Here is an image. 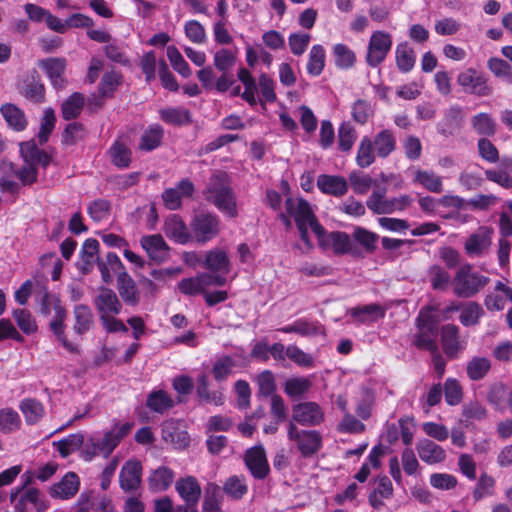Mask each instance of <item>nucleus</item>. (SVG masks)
<instances>
[{
  "mask_svg": "<svg viewBox=\"0 0 512 512\" xmlns=\"http://www.w3.org/2000/svg\"><path fill=\"white\" fill-rule=\"evenodd\" d=\"M470 124L473 131L483 137L494 136L497 131L496 121L486 112H480L472 116Z\"/></svg>",
  "mask_w": 512,
  "mask_h": 512,
  "instance_id": "e433bc0d",
  "label": "nucleus"
},
{
  "mask_svg": "<svg viewBox=\"0 0 512 512\" xmlns=\"http://www.w3.org/2000/svg\"><path fill=\"white\" fill-rule=\"evenodd\" d=\"M223 491L232 499L240 500L248 492L244 476H230L223 485Z\"/></svg>",
  "mask_w": 512,
  "mask_h": 512,
  "instance_id": "3c124183",
  "label": "nucleus"
},
{
  "mask_svg": "<svg viewBox=\"0 0 512 512\" xmlns=\"http://www.w3.org/2000/svg\"><path fill=\"white\" fill-rule=\"evenodd\" d=\"M140 243L152 260L161 263L167 259L169 247L161 235L143 236Z\"/></svg>",
  "mask_w": 512,
  "mask_h": 512,
  "instance_id": "aec40b11",
  "label": "nucleus"
},
{
  "mask_svg": "<svg viewBox=\"0 0 512 512\" xmlns=\"http://www.w3.org/2000/svg\"><path fill=\"white\" fill-rule=\"evenodd\" d=\"M101 273L102 281L108 285L113 281L111 271L118 275L119 271L126 270L120 258L113 252L106 255L105 260L100 259L96 263Z\"/></svg>",
  "mask_w": 512,
  "mask_h": 512,
  "instance_id": "f704fd0d",
  "label": "nucleus"
},
{
  "mask_svg": "<svg viewBox=\"0 0 512 512\" xmlns=\"http://www.w3.org/2000/svg\"><path fill=\"white\" fill-rule=\"evenodd\" d=\"M0 113L8 126L15 131H23L28 124L25 113L18 106L12 103L3 104Z\"/></svg>",
  "mask_w": 512,
  "mask_h": 512,
  "instance_id": "2f4dec72",
  "label": "nucleus"
},
{
  "mask_svg": "<svg viewBox=\"0 0 512 512\" xmlns=\"http://www.w3.org/2000/svg\"><path fill=\"white\" fill-rule=\"evenodd\" d=\"M372 142L376 154L380 158L388 157L396 149V139L394 134L388 129L380 131Z\"/></svg>",
  "mask_w": 512,
  "mask_h": 512,
  "instance_id": "a19ab883",
  "label": "nucleus"
},
{
  "mask_svg": "<svg viewBox=\"0 0 512 512\" xmlns=\"http://www.w3.org/2000/svg\"><path fill=\"white\" fill-rule=\"evenodd\" d=\"M325 65V50L321 45H314L309 54L307 71L310 75L318 76Z\"/></svg>",
  "mask_w": 512,
  "mask_h": 512,
  "instance_id": "052dcab7",
  "label": "nucleus"
},
{
  "mask_svg": "<svg viewBox=\"0 0 512 512\" xmlns=\"http://www.w3.org/2000/svg\"><path fill=\"white\" fill-rule=\"evenodd\" d=\"M116 282L117 291L122 301L128 306H137L141 301V292L135 280L126 270L119 271Z\"/></svg>",
  "mask_w": 512,
  "mask_h": 512,
  "instance_id": "4468645a",
  "label": "nucleus"
},
{
  "mask_svg": "<svg viewBox=\"0 0 512 512\" xmlns=\"http://www.w3.org/2000/svg\"><path fill=\"white\" fill-rule=\"evenodd\" d=\"M13 317L19 329L25 334H33L37 331V325L30 311L26 309H15Z\"/></svg>",
  "mask_w": 512,
  "mask_h": 512,
  "instance_id": "0e129e2a",
  "label": "nucleus"
},
{
  "mask_svg": "<svg viewBox=\"0 0 512 512\" xmlns=\"http://www.w3.org/2000/svg\"><path fill=\"white\" fill-rule=\"evenodd\" d=\"M55 316L50 322L49 326L53 334L56 336L59 343L70 353L77 354L79 353V348L77 345L70 342L65 335V320L67 317L66 309L60 305L56 306L54 310Z\"/></svg>",
  "mask_w": 512,
  "mask_h": 512,
  "instance_id": "a211bd4d",
  "label": "nucleus"
},
{
  "mask_svg": "<svg viewBox=\"0 0 512 512\" xmlns=\"http://www.w3.org/2000/svg\"><path fill=\"white\" fill-rule=\"evenodd\" d=\"M427 278L432 289L435 291H446L450 283L452 284L449 272L438 264L431 265L427 269Z\"/></svg>",
  "mask_w": 512,
  "mask_h": 512,
  "instance_id": "58836bf2",
  "label": "nucleus"
},
{
  "mask_svg": "<svg viewBox=\"0 0 512 512\" xmlns=\"http://www.w3.org/2000/svg\"><path fill=\"white\" fill-rule=\"evenodd\" d=\"M203 195L208 202L229 217L237 216L236 198L226 172L216 171L213 173L203 190Z\"/></svg>",
  "mask_w": 512,
  "mask_h": 512,
  "instance_id": "f257e3e1",
  "label": "nucleus"
},
{
  "mask_svg": "<svg viewBox=\"0 0 512 512\" xmlns=\"http://www.w3.org/2000/svg\"><path fill=\"white\" fill-rule=\"evenodd\" d=\"M74 326L73 330L77 335H83L94 326V315L91 308L85 304H78L73 309Z\"/></svg>",
  "mask_w": 512,
  "mask_h": 512,
  "instance_id": "c756f323",
  "label": "nucleus"
},
{
  "mask_svg": "<svg viewBox=\"0 0 512 512\" xmlns=\"http://www.w3.org/2000/svg\"><path fill=\"white\" fill-rule=\"evenodd\" d=\"M98 253L99 242L92 238L85 240L81 249V263L79 265L82 274L87 275L93 270L94 264L100 260Z\"/></svg>",
  "mask_w": 512,
  "mask_h": 512,
  "instance_id": "bb28decb",
  "label": "nucleus"
},
{
  "mask_svg": "<svg viewBox=\"0 0 512 512\" xmlns=\"http://www.w3.org/2000/svg\"><path fill=\"white\" fill-rule=\"evenodd\" d=\"M412 198L409 195H400L398 197L387 198L386 190H375L366 201V206L374 214H392L395 211H403L412 204Z\"/></svg>",
  "mask_w": 512,
  "mask_h": 512,
  "instance_id": "39448f33",
  "label": "nucleus"
},
{
  "mask_svg": "<svg viewBox=\"0 0 512 512\" xmlns=\"http://www.w3.org/2000/svg\"><path fill=\"white\" fill-rule=\"evenodd\" d=\"M19 92L26 99L34 103H42L45 99V88L40 82L39 74L36 70H32L23 80L19 87Z\"/></svg>",
  "mask_w": 512,
  "mask_h": 512,
  "instance_id": "6ab92c4d",
  "label": "nucleus"
},
{
  "mask_svg": "<svg viewBox=\"0 0 512 512\" xmlns=\"http://www.w3.org/2000/svg\"><path fill=\"white\" fill-rule=\"evenodd\" d=\"M441 345L449 359H456L466 349L467 342L460 337V329L454 324L441 327Z\"/></svg>",
  "mask_w": 512,
  "mask_h": 512,
  "instance_id": "9d476101",
  "label": "nucleus"
},
{
  "mask_svg": "<svg viewBox=\"0 0 512 512\" xmlns=\"http://www.w3.org/2000/svg\"><path fill=\"white\" fill-rule=\"evenodd\" d=\"M5 174L11 172L17 177L21 185L30 186L37 182L38 168L34 164L24 163L21 168H17L13 163H3L0 167Z\"/></svg>",
  "mask_w": 512,
  "mask_h": 512,
  "instance_id": "a878e982",
  "label": "nucleus"
},
{
  "mask_svg": "<svg viewBox=\"0 0 512 512\" xmlns=\"http://www.w3.org/2000/svg\"><path fill=\"white\" fill-rule=\"evenodd\" d=\"M317 187L324 194L341 197L348 191V184L344 177L321 174L317 178Z\"/></svg>",
  "mask_w": 512,
  "mask_h": 512,
  "instance_id": "4be33fe9",
  "label": "nucleus"
},
{
  "mask_svg": "<svg viewBox=\"0 0 512 512\" xmlns=\"http://www.w3.org/2000/svg\"><path fill=\"white\" fill-rule=\"evenodd\" d=\"M93 304L99 317H104L109 314H120L123 307L116 292L106 286H100L97 289Z\"/></svg>",
  "mask_w": 512,
  "mask_h": 512,
  "instance_id": "f8f14e48",
  "label": "nucleus"
},
{
  "mask_svg": "<svg viewBox=\"0 0 512 512\" xmlns=\"http://www.w3.org/2000/svg\"><path fill=\"white\" fill-rule=\"evenodd\" d=\"M244 462L251 475L257 480L265 479L270 472L265 449L262 446L248 449L244 456Z\"/></svg>",
  "mask_w": 512,
  "mask_h": 512,
  "instance_id": "ddd939ff",
  "label": "nucleus"
},
{
  "mask_svg": "<svg viewBox=\"0 0 512 512\" xmlns=\"http://www.w3.org/2000/svg\"><path fill=\"white\" fill-rule=\"evenodd\" d=\"M84 103L85 98L83 94L79 92L73 93L61 106L62 117L65 120L77 118L83 109Z\"/></svg>",
  "mask_w": 512,
  "mask_h": 512,
  "instance_id": "09e8293b",
  "label": "nucleus"
},
{
  "mask_svg": "<svg viewBox=\"0 0 512 512\" xmlns=\"http://www.w3.org/2000/svg\"><path fill=\"white\" fill-rule=\"evenodd\" d=\"M190 228L194 239L204 244L219 234L220 220L215 214L200 211L194 215Z\"/></svg>",
  "mask_w": 512,
  "mask_h": 512,
  "instance_id": "423d86ee",
  "label": "nucleus"
},
{
  "mask_svg": "<svg viewBox=\"0 0 512 512\" xmlns=\"http://www.w3.org/2000/svg\"><path fill=\"white\" fill-rule=\"evenodd\" d=\"M79 490V478L74 472H68L60 482L51 488V496L61 499L73 497Z\"/></svg>",
  "mask_w": 512,
  "mask_h": 512,
  "instance_id": "c85d7f7f",
  "label": "nucleus"
},
{
  "mask_svg": "<svg viewBox=\"0 0 512 512\" xmlns=\"http://www.w3.org/2000/svg\"><path fill=\"white\" fill-rule=\"evenodd\" d=\"M286 213L292 217L299 230L301 240L311 245L308 234V227L321 238L325 234L324 228L318 222L315 214L313 213L310 204L303 198L288 197L285 200Z\"/></svg>",
  "mask_w": 512,
  "mask_h": 512,
  "instance_id": "f03ea898",
  "label": "nucleus"
},
{
  "mask_svg": "<svg viewBox=\"0 0 512 512\" xmlns=\"http://www.w3.org/2000/svg\"><path fill=\"white\" fill-rule=\"evenodd\" d=\"M20 409L28 424L37 423L44 415V407L36 399H24L20 404Z\"/></svg>",
  "mask_w": 512,
  "mask_h": 512,
  "instance_id": "603ef678",
  "label": "nucleus"
},
{
  "mask_svg": "<svg viewBox=\"0 0 512 512\" xmlns=\"http://www.w3.org/2000/svg\"><path fill=\"white\" fill-rule=\"evenodd\" d=\"M484 315L481 305L475 301L468 302L460 314V322L464 326H474L478 324L480 318Z\"/></svg>",
  "mask_w": 512,
  "mask_h": 512,
  "instance_id": "13d9d810",
  "label": "nucleus"
},
{
  "mask_svg": "<svg viewBox=\"0 0 512 512\" xmlns=\"http://www.w3.org/2000/svg\"><path fill=\"white\" fill-rule=\"evenodd\" d=\"M491 370V361L486 357L474 356L466 364V374L472 381L486 377Z\"/></svg>",
  "mask_w": 512,
  "mask_h": 512,
  "instance_id": "ea45409f",
  "label": "nucleus"
},
{
  "mask_svg": "<svg viewBox=\"0 0 512 512\" xmlns=\"http://www.w3.org/2000/svg\"><path fill=\"white\" fill-rule=\"evenodd\" d=\"M163 136L164 130L160 125H151L142 134L138 147L142 151H152L161 145Z\"/></svg>",
  "mask_w": 512,
  "mask_h": 512,
  "instance_id": "79ce46f5",
  "label": "nucleus"
},
{
  "mask_svg": "<svg viewBox=\"0 0 512 512\" xmlns=\"http://www.w3.org/2000/svg\"><path fill=\"white\" fill-rule=\"evenodd\" d=\"M392 46V37L389 33L384 31H375L372 33L366 61L369 66L376 67L384 61Z\"/></svg>",
  "mask_w": 512,
  "mask_h": 512,
  "instance_id": "6e6552de",
  "label": "nucleus"
},
{
  "mask_svg": "<svg viewBox=\"0 0 512 512\" xmlns=\"http://www.w3.org/2000/svg\"><path fill=\"white\" fill-rule=\"evenodd\" d=\"M119 442L114 437L111 431L104 434V437L99 442H93V452L83 451L82 454L85 460H91L96 454H102L104 457H108L113 450L118 446Z\"/></svg>",
  "mask_w": 512,
  "mask_h": 512,
  "instance_id": "c03bdc74",
  "label": "nucleus"
},
{
  "mask_svg": "<svg viewBox=\"0 0 512 512\" xmlns=\"http://www.w3.org/2000/svg\"><path fill=\"white\" fill-rule=\"evenodd\" d=\"M324 411L316 402H302L292 407V419L295 424L314 427L323 423Z\"/></svg>",
  "mask_w": 512,
  "mask_h": 512,
  "instance_id": "1a4fd4ad",
  "label": "nucleus"
},
{
  "mask_svg": "<svg viewBox=\"0 0 512 512\" xmlns=\"http://www.w3.org/2000/svg\"><path fill=\"white\" fill-rule=\"evenodd\" d=\"M84 443V435L82 433L71 434L66 438L53 442L62 458H67L69 455L79 450Z\"/></svg>",
  "mask_w": 512,
  "mask_h": 512,
  "instance_id": "49530a36",
  "label": "nucleus"
},
{
  "mask_svg": "<svg viewBox=\"0 0 512 512\" xmlns=\"http://www.w3.org/2000/svg\"><path fill=\"white\" fill-rule=\"evenodd\" d=\"M396 64L401 72L407 73L414 67L415 55L408 43H401L396 48Z\"/></svg>",
  "mask_w": 512,
  "mask_h": 512,
  "instance_id": "5fc2aeb1",
  "label": "nucleus"
},
{
  "mask_svg": "<svg viewBox=\"0 0 512 512\" xmlns=\"http://www.w3.org/2000/svg\"><path fill=\"white\" fill-rule=\"evenodd\" d=\"M287 436L296 443L304 458L314 456L322 447V436L317 430H300L293 421H289Z\"/></svg>",
  "mask_w": 512,
  "mask_h": 512,
  "instance_id": "20e7f679",
  "label": "nucleus"
},
{
  "mask_svg": "<svg viewBox=\"0 0 512 512\" xmlns=\"http://www.w3.org/2000/svg\"><path fill=\"white\" fill-rule=\"evenodd\" d=\"M110 155L113 164L117 167H128L131 162V151L122 142L116 141L110 148Z\"/></svg>",
  "mask_w": 512,
  "mask_h": 512,
  "instance_id": "69168bd1",
  "label": "nucleus"
},
{
  "mask_svg": "<svg viewBox=\"0 0 512 512\" xmlns=\"http://www.w3.org/2000/svg\"><path fill=\"white\" fill-rule=\"evenodd\" d=\"M457 83L465 92L478 97H488L493 93V87L489 83L488 77L474 68H468L461 72L457 77Z\"/></svg>",
  "mask_w": 512,
  "mask_h": 512,
  "instance_id": "0eeeda50",
  "label": "nucleus"
},
{
  "mask_svg": "<svg viewBox=\"0 0 512 512\" xmlns=\"http://www.w3.org/2000/svg\"><path fill=\"white\" fill-rule=\"evenodd\" d=\"M379 236L365 228L357 227L352 233V241L358 243L367 253H372L377 247Z\"/></svg>",
  "mask_w": 512,
  "mask_h": 512,
  "instance_id": "6e6d98bb",
  "label": "nucleus"
},
{
  "mask_svg": "<svg viewBox=\"0 0 512 512\" xmlns=\"http://www.w3.org/2000/svg\"><path fill=\"white\" fill-rule=\"evenodd\" d=\"M465 113L457 105L448 108L443 119L437 123V131L444 137L455 136L463 127Z\"/></svg>",
  "mask_w": 512,
  "mask_h": 512,
  "instance_id": "dca6fc26",
  "label": "nucleus"
},
{
  "mask_svg": "<svg viewBox=\"0 0 512 512\" xmlns=\"http://www.w3.org/2000/svg\"><path fill=\"white\" fill-rule=\"evenodd\" d=\"M38 64L46 71L55 88L64 87L65 79L63 75L66 69V60L64 58L43 59L40 60Z\"/></svg>",
  "mask_w": 512,
  "mask_h": 512,
  "instance_id": "5701e85b",
  "label": "nucleus"
},
{
  "mask_svg": "<svg viewBox=\"0 0 512 512\" xmlns=\"http://www.w3.org/2000/svg\"><path fill=\"white\" fill-rule=\"evenodd\" d=\"M328 240L332 245L335 254H351L352 256H359L360 252L357 246L345 232H331L328 235Z\"/></svg>",
  "mask_w": 512,
  "mask_h": 512,
  "instance_id": "7c9ffc66",
  "label": "nucleus"
},
{
  "mask_svg": "<svg viewBox=\"0 0 512 512\" xmlns=\"http://www.w3.org/2000/svg\"><path fill=\"white\" fill-rule=\"evenodd\" d=\"M375 152L372 140L367 136L363 137L356 155L357 165L361 168H366L373 164L375 161Z\"/></svg>",
  "mask_w": 512,
  "mask_h": 512,
  "instance_id": "864d4df0",
  "label": "nucleus"
},
{
  "mask_svg": "<svg viewBox=\"0 0 512 512\" xmlns=\"http://www.w3.org/2000/svg\"><path fill=\"white\" fill-rule=\"evenodd\" d=\"M393 495V486L387 476H382L377 479V486L370 493L368 500L370 505L379 509L384 505L382 499H389Z\"/></svg>",
  "mask_w": 512,
  "mask_h": 512,
  "instance_id": "4c0bfd02",
  "label": "nucleus"
},
{
  "mask_svg": "<svg viewBox=\"0 0 512 512\" xmlns=\"http://www.w3.org/2000/svg\"><path fill=\"white\" fill-rule=\"evenodd\" d=\"M174 479V472L167 467H159L154 470L148 479L149 488L155 492L168 489Z\"/></svg>",
  "mask_w": 512,
  "mask_h": 512,
  "instance_id": "37998d69",
  "label": "nucleus"
},
{
  "mask_svg": "<svg viewBox=\"0 0 512 512\" xmlns=\"http://www.w3.org/2000/svg\"><path fill=\"white\" fill-rule=\"evenodd\" d=\"M175 488L185 503L197 504L201 496V487L192 476L180 478L175 484Z\"/></svg>",
  "mask_w": 512,
  "mask_h": 512,
  "instance_id": "cd10ccee",
  "label": "nucleus"
},
{
  "mask_svg": "<svg viewBox=\"0 0 512 512\" xmlns=\"http://www.w3.org/2000/svg\"><path fill=\"white\" fill-rule=\"evenodd\" d=\"M283 333H296L300 336H314L322 333V328L319 324L299 319L291 325L284 326L279 329Z\"/></svg>",
  "mask_w": 512,
  "mask_h": 512,
  "instance_id": "a18cd8bd",
  "label": "nucleus"
},
{
  "mask_svg": "<svg viewBox=\"0 0 512 512\" xmlns=\"http://www.w3.org/2000/svg\"><path fill=\"white\" fill-rule=\"evenodd\" d=\"M312 387V382L307 377H293L286 381L284 391L290 397H299L307 393Z\"/></svg>",
  "mask_w": 512,
  "mask_h": 512,
  "instance_id": "e2e57ef3",
  "label": "nucleus"
},
{
  "mask_svg": "<svg viewBox=\"0 0 512 512\" xmlns=\"http://www.w3.org/2000/svg\"><path fill=\"white\" fill-rule=\"evenodd\" d=\"M349 181L353 191L360 195L366 194L373 185H376V181L369 175L357 171L349 174Z\"/></svg>",
  "mask_w": 512,
  "mask_h": 512,
  "instance_id": "774afa93",
  "label": "nucleus"
},
{
  "mask_svg": "<svg viewBox=\"0 0 512 512\" xmlns=\"http://www.w3.org/2000/svg\"><path fill=\"white\" fill-rule=\"evenodd\" d=\"M165 234L181 244L189 242L191 234L184 221L177 215H172L165 222Z\"/></svg>",
  "mask_w": 512,
  "mask_h": 512,
  "instance_id": "72a5a7b5",
  "label": "nucleus"
},
{
  "mask_svg": "<svg viewBox=\"0 0 512 512\" xmlns=\"http://www.w3.org/2000/svg\"><path fill=\"white\" fill-rule=\"evenodd\" d=\"M490 278L474 271L472 264L460 265L452 279L453 293L459 298H472L484 289Z\"/></svg>",
  "mask_w": 512,
  "mask_h": 512,
  "instance_id": "7ed1b4c3",
  "label": "nucleus"
},
{
  "mask_svg": "<svg viewBox=\"0 0 512 512\" xmlns=\"http://www.w3.org/2000/svg\"><path fill=\"white\" fill-rule=\"evenodd\" d=\"M162 437L165 442L175 445L177 448H185L190 442V436L187 431L181 429L175 422H168L162 428Z\"/></svg>",
  "mask_w": 512,
  "mask_h": 512,
  "instance_id": "c9c22d12",
  "label": "nucleus"
},
{
  "mask_svg": "<svg viewBox=\"0 0 512 512\" xmlns=\"http://www.w3.org/2000/svg\"><path fill=\"white\" fill-rule=\"evenodd\" d=\"M237 52L230 49H220L214 54V66L220 72L225 73L229 72L236 64L237 60Z\"/></svg>",
  "mask_w": 512,
  "mask_h": 512,
  "instance_id": "4d7b16f0",
  "label": "nucleus"
},
{
  "mask_svg": "<svg viewBox=\"0 0 512 512\" xmlns=\"http://www.w3.org/2000/svg\"><path fill=\"white\" fill-rule=\"evenodd\" d=\"M198 385L196 389V393L198 397L204 401L205 403H212L216 406L223 404V395L218 391H210L208 389V376L206 374H202L198 377Z\"/></svg>",
  "mask_w": 512,
  "mask_h": 512,
  "instance_id": "8fccbe9b",
  "label": "nucleus"
},
{
  "mask_svg": "<svg viewBox=\"0 0 512 512\" xmlns=\"http://www.w3.org/2000/svg\"><path fill=\"white\" fill-rule=\"evenodd\" d=\"M335 64L341 69L351 68L356 61L355 53L345 44H336L333 48Z\"/></svg>",
  "mask_w": 512,
  "mask_h": 512,
  "instance_id": "680f3d73",
  "label": "nucleus"
},
{
  "mask_svg": "<svg viewBox=\"0 0 512 512\" xmlns=\"http://www.w3.org/2000/svg\"><path fill=\"white\" fill-rule=\"evenodd\" d=\"M122 83V75L116 71L106 72L99 84V93L111 97L117 87Z\"/></svg>",
  "mask_w": 512,
  "mask_h": 512,
  "instance_id": "338daca9",
  "label": "nucleus"
},
{
  "mask_svg": "<svg viewBox=\"0 0 512 512\" xmlns=\"http://www.w3.org/2000/svg\"><path fill=\"white\" fill-rule=\"evenodd\" d=\"M194 191V184L185 178L179 181L175 187L165 189L162 193V200L166 208L176 210L181 207L182 199L191 197Z\"/></svg>",
  "mask_w": 512,
  "mask_h": 512,
  "instance_id": "2eb2a0df",
  "label": "nucleus"
},
{
  "mask_svg": "<svg viewBox=\"0 0 512 512\" xmlns=\"http://www.w3.org/2000/svg\"><path fill=\"white\" fill-rule=\"evenodd\" d=\"M203 266L213 272L228 274L231 270V264L225 250L215 248L206 253Z\"/></svg>",
  "mask_w": 512,
  "mask_h": 512,
  "instance_id": "b1692460",
  "label": "nucleus"
},
{
  "mask_svg": "<svg viewBox=\"0 0 512 512\" xmlns=\"http://www.w3.org/2000/svg\"><path fill=\"white\" fill-rule=\"evenodd\" d=\"M161 118L166 123L172 125H186L191 123V114L184 108H169L161 110Z\"/></svg>",
  "mask_w": 512,
  "mask_h": 512,
  "instance_id": "bf43d9fd",
  "label": "nucleus"
},
{
  "mask_svg": "<svg viewBox=\"0 0 512 512\" xmlns=\"http://www.w3.org/2000/svg\"><path fill=\"white\" fill-rule=\"evenodd\" d=\"M352 318L360 323H372L385 317L386 309L380 304H369L353 308L350 311Z\"/></svg>",
  "mask_w": 512,
  "mask_h": 512,
  "instance_id": "473e14b6",
  "label": "nucleus"
},
{
  "mask_svg": "<svg viewBox=\"0 0 512 512\" xmlns=\"http://www.w3.org/2000/svg\"><path fill=\"white\" fill-rule=\"evenodd\" d=\"M146 405L151 411L163 413L174 406V401L164 390H157L148 395Z\"/></svg>",
  "mask_w": 512,
  "mask_h": 512,
  "instance_id": "de8ad7c7",
  "label": "nucleus"
},
{
  "mask_svg": "<svg viewBox=\"0 0 512 512\" xmlns=\"http://www.w3.org/2000/svg\"><path fill=\"white\" fill-rule=\"evenodd\" d=\"M142 465L138 460H128L123 465L120 475L119 483L124 492H133L141 485Z\"/></svg>",
  "mask_w": 512,
  "mask_h": 512,
  "instance_id": "f3484780",
  "label": "nucleus"
},
{
  "mask_svg": "<svg viewBox=\"0 0 512 512\" xmlns=\"http://www.w3.org/2000/svg\"><path fill=\"white\" fill-rule=\"evenodd\" d=\"M492 234L493 229L491 227H479L465 241V253L470 257H480L486 254L492 244Z\"/></svg>",
  "mask_w": 512,
  "mask_h": 512,
  "instance_id": "9b49d317",
  "label": "nucleus"
},
{
  "mask_svg": "<svg viewBox=\"0 0 512 512\" xmlns=\"http://www.w3.org/2000/svg\"><path fill=\"white\" fill-rule=\"evenodd\" d=\"M416 450L420 459L429 465L441 463L446 459L445 450L429 439L419 440Z\"/></svg>",
  "mask_w": 512,
  "mask_h": 512,
  "instance_id": "412c9836",
  "label": "nucleus"
},
{
  "mask_svg": "<svg viewBox=\"0 0 512 512\" xmlns=\"http://www.w3.org/2000/svg\"><path fill=\"white\" fill-rule=\"evenodd\" d=\"M411 172L414 184L421 185L432 193H441L443 191L442 177L434 171L415 168Z\"/></svg>",
  "mask_w": 512,
  "mask_h": 512,
  "instance_id": "393cba45",
  "label": "nucleus"
}]
</instances>
